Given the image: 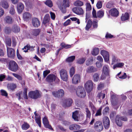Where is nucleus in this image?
<instances>
[{
    "label": "nucleus",
    "mask_w": 132,
    "mask_h": 132,
    "mask_svg": "<svg viewBox=\"0 0 132 132\" xmlns=\"http://www.w3.org/2000/svg\"><path fill=\"white\" fill-rule=\"evenodd\" d=\"M58 7L63 13H65L66 12V8L69 7L70 3L69 0H63L62 3L59 1L56 3Z\"/></svg>",
    "instance_id": "obj_1"
},
{
    "label": "nucleus",
    "mask_w": 132,
    "mask_h": 132,
    "mask_svg": "<svg viewBox=\"0 0 132 132\" xmlns=\"http://www.w3.org/2000/svg\"><path fill=\"white\" fill-rule=\"evenodd\" d=\"M110 69L108 65H105L103 67L102 70V74L101 78L102 80L106 79L109 80L110 78Z\"/></svg>",
    "instance_id": "obj_2"
},
{
    "label": "nucleus",
    "mask_w": 132,
    "mask_h": 132,
    "mask_svg": "<svg viewBox=\"0 0 132 132\" xmlns=\"http://www.w3.org/2000/svg\"><path fill=\"white\" fill-rule=\"evenodd\" d=\"M28 95L30 97L34 99L40 98L42 96L41 93L37 90L30 92L29 93Z\"/></svg>",
    "instance_id": "obj_3"
},
{
    "label": "nucleus",
    "mask_w": 132,
    "mask_h": 132,
    "mask_svg": "<svg viewBox=\"0 0 132 132\" xmlns=\"http://www.w3.org/2000/svg\"><path fill=\"white\" fill-rule=\"evenodd\" d=\"M77 96L80 98H84L86 95V92L83 87L80 86L77 89L76 91Z\"/></svg>",
    "instance_id": "obj_4"
},
{
    "label": "nucleus",
    "mask_w": 132,
    "mask_h": 132,
    "mask_svg": "<svg viewBox=\"0 0 132 132\" xmlns=\"http://www.w3.org/2000/svg\"><path fill=\"white\" fill-rule=\"evenodd\" d=\"M9 69L12 71L15 72L18 69V65L14 61H11L9 63Z\"/></svg>",
    "instance_id": "obj_5"
},
{
    "label": "nucleus",
    "mask_w": 132,
    "mask_h": 132,
    "mask_svg": "<svg viewBox=\"0 0 132 132\" xmlns=\"http://www.w3.org/2000/svg\"><path fill=\"white\" fill-rule=\"evenodd\" d=\"M84 87L87 92H90L93 87V82L91 81H88L85 84Z\"/></svg>",
    "instance_id": "obj_6"
},
{
    "label": "nucleus",
    "mask_w": 132,
    "mask_h": 132,
    "mask_svg": "<svg viewBox=\"0 0 132 132\" xmlns=\"http://www.w3.org/2000/svg\"><path fill=\"white\" fill-rule=\"evenodd\" d=\"M94 128L97 131L100 132L103 129V127L102 122L100 121H97L94 123Z\"/></svg>",
    "instance_id": "obj_7"
},
{
    "label": "nucleus",
    "mask_w": 132,
    "mask_h": 132,
    "mask_svg": "<svg viewBox=\"0 0 132 132\" xmlns=\"http://www.w3.org/2000/svg\"><path fill=\"white\" fill-rule=\"evenodd\" d=\"M60 73L62 79L64 81H67L68 77L67 71L64 69H62L60 71Z\"/></svg>",
    "instance_id": "obj_8"
},
{
    "label": "nucleus",
    "mask_w": 132,
    "mask_h": 132,
    "mask_svg": "<svg viewBox=\"0 0 132 132\" xmlns=\"http://www.w3.org/2000/svg\"><path fill=\"white\" fill-rule=\"evenodd\" d=\"M101 54L103 56L105 61L108 63H109V55L108 52L107 51L102 50L101 51Z\"/></svg>",
    "instance_id": "obj_9"
},
{
    "label": "nucleus",
    "mask_w": 132,
    "mask_h": 132,
    "mask_svg": "<svg viewBox=\"0 0 132 132\" xmlns=\"http://www.w3.org/2000/svg\"><path fill=\"white\" fill-rule=\"evenodd\" d=\"M72 102V100L70 98L66 99L64 100L62 104L63 107L64 108L70 106Z\"/></svg>",
    "instance_id": "obj_10"
},
{
    "label": "nucleus",
    "mask_w": 132,
    "mask_h": 132,
    "mask_svg": "<svg viewBox=\"0 0 132 132\" xmlns=\"http://www.w3.org/2000/svg\"><path fill=\"white\" fill-rule=\"evenodd\" d=\"M103 122L105 128L108 129L110 126V121L107 117H104L103 118Z\"/></svg>",
    "instance_id": "obj_11"
},
{
    "label": "nucleus",
    "mask_w": 132,
    "mask_h": 132,
    "mask_svg": "<svg viewBox=\"0 0 132 132\" xmlns=\"http://www.w3.org/2000/svg\"><path fill=\"white\" fill-rule=\"evenodd\" d=\"M7 51L8 56L9 57L13 58L15 55L14 50L13 48L7 47Z\"/></svg>",
    "instance_id": "obj_12"
},
{
    "label": "nucleus",
    "mask_w": 132,
    "mask_h": 132,
    "mask_svg": "<svg viewBox=\"0 0 132 132\" xmlns=\"http://www.w3.org/2000/svg\"><path fill=\"white\" fill-rule=\"evenodd\" d=\"M43 122L45 127L53 130V129L52 128L51 126L49 124V122L47 118L46 117H45L43 118Z\"/></svg>",
    "instance_id": "obj_13"
},
{
    "label": "nucleus",
    "mask_w": 132,
    "mask_h": 132,
    "mask_svg": "<svg viewBox=\"0 0 132 132\" xmlns=\"http://www.w3.org/2000/svg\"><path fill=\"white\" fill-rule=\"evenodd\" d=\"M72 11L78 15H81L83 14L84 11L81 7H75L72 9Z\"/></svg>",
    "instance_id": "obj_14"
},
{
    "label": "nucleus",
    "mask_w": 132,
    "mask_h": 132,
    "mask_svg": "<svg viewBox=\"0 0 132 132\" xmlns=\"http://www.w3.org/2000/svg\"><path fill=\"white\" fill-rule=\"evenodd\" d=\"M64 94V90L62 89H60L57 91L52 92V94L55 97H59L60 96H62Z\"/></svg>",
    "instance_id": "obj_15"
},
{
    "label": "nucleus",
    "mask_w": 132,
    "mask_h": 132,
    "mask_svg": "<svg viewBox=\"0 0 132 132\" xmlns=\"http://www.w3.org/2000/svg\"><path fill=\"white\" fill-rule=\"evenodd\" d=\"M56 77L54 75L50 74L48 75L46 78V81L49 82H53L56 79Z\"/></svg>",
    "instance_id": "obj_16"
},
{
    "label": "nucleus",
    "mask_w": 132,
    "mask_h": 132,
    "mask_svg": "<svg viewBox=\"0 0 132 132\" xmlns=\"http://www.w3.org/2000/svg\"><path fill=\"white\" fill-rule=\"evenodd\" d=\"M80 75L78 74L75 75L73 77L72 79V82L73 84H76L80 81Z\"/></svg>",
    "instance_id": "obj_17"
},
{
    "label": "nucleus",
    "mask_w": 132,
    "mask_h": 132,
    "mask_svg": "<svg viewBox=\"0 0 132 132\" xmlns=\"http://www.w3.org/2000/svg\"><path fill=\"white\" fill-rule=\"evenodd\" d=\"M109 13L112 16H117L119 15V12L117 9L113 8L109 11Z\"/></svg>",
    "instance_id": "obj_18"
},
{
    "label": "nucleus",
    "mask_w": 132,
    "mask_h": 132,
    "mask_svg": "<svg viewBox=\"0 0 132 132\" xmlns=\"http://www.w3.org/2000/svg\"><path fill=\"white\" fill-rule=\"evenodd\" d=\"M111 104L113 105L118 106V103L114 95H112L111 96Z\"/></svg>",
    "instance_id": "obj_19"
},
{
    "label": "nucleus",
    "mask_w": 132,
    "mask_h": 132,
    "mask_svg": "<svg viewBox=\"0 0 132 132\" xmlns=\"http://www.w3.org/2000/svg\"><path fill=\"white\" fill-rule=\"evenodd\" d=\"M32 23L33 26L36 27H37L40 24V21L39 20L36 18H34L32 19Z\"/></svg>",
    "instance_id": "obj_20"
},
{
    "label": "nucleus",
    "mask_w": 132,
    "mask_h": 132,
    "mask_svg": "<svg viewBox=\"0 0 132 132\" xmlns=\"http://www.w3.org/2000/svg\"><path fill=\"white\" fill-rule=\"evenodd\" d=\"M69 128L71 130H76L79 129L80 128V127L78 125L72 124L69 126Z\"/></svg>",
    "instance_id": "obj_21"
},
{
    "label": "nucleus",
    "mask_w": 132,
    "mask_h": 132,
    "mask_svg": "<svg viewBox=\"0 0 132 132\" xmlns=\"http://www.w3.org/2000/svg\"><path fill=\"white\" fill-rule=\"evenodd\" d=\"M105 96V94L101 92L99 93L96 97V100L101 103V100L104 99Z\"/></svg>",
    "instance_id": "obj_22"
},
{
    "label": "nucleus",
    "mask_w": 132,
    "mask_h": 132,
    "mask_svg": "<svg viewBox=\"0 0 132 132\" xmlns=\"http://www.w3.org/2000/svg\"><path fill=\"white\" fill-rule=\"evenodd\" d=\"M79 114L78 111H76L73 112L72 117L75 121H78L79 120Z\"/></svg>",
    "instance_id": "obj_23"
},
{
    "label": "nucleus",
    "mask_w": 132,
    "mask_h": 132,
    "mask_svg": "<svg viewBox=\"0 0 132 132\" xmlns=\"http://www.w3.org/2000/svg\"><path fill=\"white\" fill-rule=\"evenodd\" d=\"M97 70L96 68L93 66H91L88 67L87 68L86 71L88 73H91L95 72Z\"/></svg>",
    "instance_id": "obj_24"
},
{
    "label": "nucleus",
    "mask_w": 132,
    "mask_h": 132,
    "mask_svg": "<svg viewBox=\"0 0 132 132\" xmlns=\"http://www.w3.org/2000/svg\"><path fill=\"white\" fill-rule=\"evenodd\" d=\"M129 14L127 13H125L122 14L121 18V20L122 21L127 20L129 19Z\"/></svg>",
    "instance_id": "obj_25"
},
{
    "label": "nucleus",
    "mask_w": 132,
    "mask_h": 132,
    "mask_svg": "<svg viewBox=\"0 0 132 132\" xmlns=\"http://www.w3.org/2000/svg\"><path fill=\"white\" fill-rule=\"evenodd\" d=\"M116 122L117 125L119 127L122 126V122L120 118V116L118 115L116 116Z\"/></svg>",
    "instance_id": "obj_26"
},
{
    "label": "nucleus",
    "mask_w": 132,
    "mask_h": 132,
    "mask_svg": "<svg viewBox=\"0 0 132 132\" xmlns=\"http://www.w3.org/2000/svg\"><path fill=\"white\" fill-rule=\"evenodd\" d=\"M12 31L14 33H17L20 32V29L18 26L14 25L12 27Z\"/></svg>",
    "instance_id": "obj_27"
},
{
    "label": "nucleus",
    "mask_w": 132,
    "mask_h": 132,
    "mask_svg": "<svg viewBox=\"0 0 132 132\" xmlns=\"http://www.w3.org/2000/svg\"><path fill=\"white\" fill-rule=\"evenodd\" d=\"M24 8V5L21 3H19L17 6V9L18 12L19 13H21L23 10Z\"/></svg>",
    "instance_id": "obj_28"
},
{
    "label": "nucleus",
    "mask_w": 132,
    "mask_h": 132,
    "mask_svg": "<svg viewBox=\"0 0 132 132\" xmlns=\"http://www.w3.org/2000/svg\"><path fill=\"white\" fill-rule=\"evenodd\" d=\"M7 87L9 89L13 90L16 88V85L14 84H9L7 85Z\"/></svg>",
    "instance_id": "obj_29"
},
{
    "label": "nucleus",
    "mask_w": 132,
    "mask_h": 132,
    "mask_svg": "<svg viewBox=\"0 0 132 132\" xmlns=\"http://www.w3.org/2000/svg\"><path fill=\"white\" fill-rule=\"evenodd\" d=\"M4 20L6 22L9 24L13 22V20L12 17L9 16H6Z\"/></svg>",
    "instance_id": "obj_30"
},
{
    "label": "nucleus",
    "mask_w": 132,
    "mask_h": 132,
    "mask_svg": "<svg viewBox=\"0 0 132 132\" xmlns=\"http://www.w3.org/2000/svg\"><path fill=\"white\" fill-rule=\"evenodd\" d=\"M50 19V17L48 14H46L44 18L43 23L45 24H46L48 23Z\"/></svg>",
    "instance_id": "obj_31"
},
{
    "label": "nucleus",
    "mask_w": 132,
    "mask_h": 132,
    "mask_svg": "<svg viewBox=\"0 0 132 132\" xmlns=\"http://www.w3.org/2000/svg\"><path fill=\"white\" fill-rule=\"evenodd\" d=\"M35 118L36 122L40 127H41V117L40 116L35 117Z\"/></svg>",
    "instance_id": "obj_32"
},
{
    "label": "nucleus",
    "mask_w": 132,
    "mask_h": 132,
    "mask_svg": "<svg viewBox=\"0 0 132 132\" xmlns=\"http://www.w3.org/2000/svg\"><path fill=\"white\" fill-rule=\"evenodd\" d=\"M124 64L123 63H118L114 64L113 66V69H115L117 68H121L124 65Z\"/></svg>",
    "instance_id": "obj_33"
},
{
    "label": "nucleus",
    "mask_w": 132,
    "mask_h": 132,
    "mask_svg": "<svg viewBox=\"0 0 132 132\" xmlns=\"http://www.w3.org/2000/svg\"><path fill=\"white\" fill-rule=\"evenodd\" d=\"M26 48L27 50H26L24 51L25 52H28V50H29L31 51H32L34 50V47L30 46L28 45L25 46L23 48H22V50H24L25 49H26Z\"/></svg>",
    "instance_id": "obj_34"
},
{
    "label": "nucleus",
    "mask_w": 132,
    "mask_h": 132,
    "mask_svg": "<svg viewBox=\"0 0 132 132\" xmlns=\"http://www.w3.org/2000/svg\"><path fill=\"white\" fill-rule=\"evenodd\" d=\"M84 4L83 2L79 0H77L75 1L74 3L75 6H81Z\"/></svg>",
    "instance_id": "obj_35"
},
{
    "label": "nucleus",
    "mask_w": 132,
    "mask_h": 132,
    "mask_svg": "<svg viewBox=\"0 0 132 132\" xmlns=\"http://www.w3.org/2000/svg\"><path fill=\"white\" fill-rule=\"evenodd\" d=\"M112 63L111 64L112 65L116 63L119 62L120 60L118 59L115 56L113 55L112 57Z\"/></svg>",
    "instance_id": "obj_36"
},
{
    "label": "nucleus",
    "mask_w": 132,
    "mask_h": 132,
    "mask_svg": "<svg viewBox=\"0 0 132 132\" xmlns=\"http://www.w3.org/2000/svg\"><path fill=\"white\" fill-rule=\"evenodd\" d=\"M104 15V11L101 10L97 12V15L98 18H101Z\"/></svg>",
    "instance_id": "obj_37"
},
{
    "label": "nucleus",
    "mask_w": 132,
    "mask_h": 132,
    "mask_svg": "<svg viewBox=\"0 0 132 132\" xmlns=\"http://www.w3.org/2000/svg\"><path fill=\"white\" fill-rule=\"evenodd\" d=\"M30 126L29 124L27 122H24V123L22 125V128L23 130H26Z\"/></svg>",
    "instance_id": "obj_38"
},
{
    "label": "nucleus",
    "mask_w": 132,
    "mask_h": 132,
    "mask_svg": "<svg viewBox=\"0 0 132 132\" xmlns=\"http://www.w3.org/2000/svg\"><path fill=\"white\" fill-rule=\"evenodd\" d=\"M92 22L91 20H89L88 21L87 24L85 27L86 29L88 30L91 26Z\"/></svg>",
    "instance_id": "obj_39"
},
{
    "label": "nucleus",
    "mask_w": 132,
    "mask_h": 132,
    "mask_svg": "<svg viewBox=\"0 0 132 132\" xmlns=\"http://www.w3.org/2000/svg\"><path fill=\"white\" fill-rule=\"evenodd\" d=\"M1 5L2 7L5 9H7L9 7L7 3L4 1H3L2 2Z\"/></svg>",
    "instance_id": "obj_40"
},
{
    "label": "nucleus",
    "mask_w": 132,
    "mask_h": 132,
    "mask_svg": "<svg viewBox=\"0 0 132 132\" xmlns=\"http://www.w3.org/2000/svg\"><path fill=\"white\" fill-rule=\"evenodd\" d=\"M30 17V14L28 12H25L23 15V18L24 20H26Z\"/></svg>",
    "instance_id": "obj_41"
},
{
    "label": "nucleus",
    "mask_w": 132,
    "mask_h": 132,
    "mask_svg": "<svg viewBox=\"0 0 132 132\" xmlns=\"http://www.w3.org/2000/svg\"><path fill=\"white\" fill-rule=\"evenodd\" d=\"M99 51V49L98 48H95L93 49V51L92 52V54L93 55H96L98 54Z\"/></svg>",
    "instance_id": "obj_42"
},
{
    "label": "nucleus",
    "mask_w": 132,
    "mask_h": 132,
    "mask_svg": "<svg viewBox=\"0 0 132 132\" xmlns=\"http://www.w3.org/2000/svg\"><path fill=\"white\" fill-rule=\"evenodd\" d=\"M85 112L86 114V117L87 119L88 118L90 119L91 116V113L90 111L88 109L86 108L85 109Z\"/></svg>",
    "instance_id": "obj_43"
},
{
    "label": "nucleus",
    "mask_w": 132,
    "mask_h": 132,
    "mask_svg": "<svg viewBox=\"0 0 132 132\" xmlns=\"http://www.w3.org/2000/svg\"><path fill=\"white\" fill-rule=\"evenodd\" d=\"M45 4L50 7H51L53 6V3L50 0H47L45 2Z\"/></svg>",
    "instance_id": "obj_44"
},
{
    "label": "nucleus",
    "mask_w": 132,
    "mask_h": 132,
    "mask_svg": "<svg viewBox=\"0 0 132 132\" xmlns=\"http://www.w3.org/2000/svg\"><path fill=\"white\" fill-rule=\"evenodd\" d=\"M75 73V70L74 68L73 67H72L70 69L69 71V73L70 76H72Z\"/></svg>",
    "instance_id": "obj_45"
},
{
    "label": "nucleus",
    "mask_w": 132,
    "mask_h": 132,
    "mask_svg": "<svg viewBox=\"0 0 132 132\" xmlns=\"http://www.w3.org/2000/svg\"><path fill=\"white\" fill-rule=\"evenodd\" d=\"M12 31V30L9 27H6L4 30V32L6 34H8L10 33Z\"/></svg>",
    "instance_id": "obj_46"
},
{
    "label": "nucleus",
    "mask_w": 132,
    "mask_h": 132,
    "mask_svg": "<svg viewBox=\"0 0 132 132\" xmlns=\"http://www.w3.org/2000/svg\"><path fill=\"white\" fill-rule=\"evenodd\" d=\"M40 30L39 29H35L32 31V34L35 36H37L39 34Z\"/></svg>",
    "instance_id": "obj_47"
},
{
    "label": "nucleus",
    "mask_w": 132,
    "mask_h": 132,
    "mask_svg": "<svg viewBox=\"0 0 132 132\" xmlns=\"http://www.w3.org/2000/svg\"><path fill=\"white\" fill-rule=\"evenodd\" d=\"M27 89L26 88H24L23 95L24 98L26 99H28V97L27 94Z\"/></svg>",
    "instance_id": "obj_48"
},
{
    "label": "nucleus",
    "mask_w": 132,
    "mask_h": 132,
    "mask_svg": "<svg viewBox=\"0 0 132 132\" xmlns=\"http://www.w3.org/2000/svg\"><path fill=\"white\" fill-rule=\"evenodd\" d=\"M86 60L85 58H81L78 59L77 61V63L79 64H82L84 63Z\"/></svg>",
    "instance_id": "obj_49"
},
{
    "label": "nucleus",
    "mask_w": 132,
    "mask_h": 132,
    "mask_svg": "<svg viewBox=\"0 0 132 132\" xmlns=\"http://www.w3.org/2000/svg\"><path fill=\"white\" fill-rule=\"evenodd\" d=\"M93 78L94 81H97L99 79V75L97 73H95L93 76Z\"/></svg>",
    "instance_id": "obj_50"
},
{
    "label": "nucleus",
    "mask_w": 132,
    "mask_h": 132,
    "mask_svg": "<svg viewBox=\"0 0 132 132\" xmlns=\"http://www.w3.org/2000/svg\"><path fill=\"white\" fill-rule=\"evenodd\" d=\"M102 3L101 1H98L97 3L96 6L98 9H100L102 7Z\"/></svg>",
    "instance_id": "obj_51"
},
{
    "label": "nucleus",
    "mask_w": 132,
    "mask_h": 132,
    "mask_svg": "<svg viewBox=\"0 0 132 132\" xmlns=\"http://www.w3.org/2000/svg\"><path fill=\"white\" fill-rule=\"evenodd\" d=\"M75 56H73L69 57L67 59V61L70 62L73 61L75 59Z\"/></svg>",
    "instance_id": "obj_52"
},
{
    "label": "nucleus",
    "mask_w": 132,
    "mask_h": 132,
    "mask_svg": "<svg viewBox=\"0 0 132 132\" xmlns=\"http://www.w3.org/2000/svg\"><path fill=\"white\" fill-rule=\"evenodd\" d=\"M102 108V106L100 107V108L97 111L95 115V116H100L101 115V110Z\"/></svg>",
    "instance_id": "obj_53"
},
{
    "label": "nucleus",
    "mask_w": 132,
    "mask_h": 132,
    "mask_svg": "<svg viewBox=\"0 0 132 132\" xmlns=\"http://www.w3.org/2000/svg\"><path fill=\"white\" fill-rule=\"evenodd\" d=\"M86 10L87 11H89L92 9L91 6L90 4L88 3H87L86 4Z\"/></svg>",
    "instance_id": "obj_54"
},
{
    "label": "nucleus",
    "mask_w": 132,
    "mask_h": 132,
    "mask_svg": "<svg viewBox=\"0 0 132 132\" xmlns=\"http://www.w3.org/2000/svg\"><path fill=\"white\" fill-rule=\"evenodd\" d=\"M93 61V59L91 58L87 60L86 62V65L88 66L92 64Z\"/></svg>",
    "instance_id": "obj_55"
},
{
    "label": "nucleus",
    "mask_w": 132,
    "mask_h": 132,
    "mask_svg": "<svg viewBox=\"0 0 132 132\" xmlns=\"http://www.w3.org/2000/svg\"><path fill=\"white\" fill-rule=\"evenodd\" d=\"M10 13L12 15H13L15 13V11L13 6H12L10 7Z\"/></svg>",
    "instance_id": "obj_56"
},
{
    "label": "nucleus",
    "mask_w": 132,
    "mask_h": 132,
    "mask_svg": "<svg viewBox=\"0 0 132 132\" xmlns=\"http://www.w3.org/2000/svg\"><path fill=\"white\" fill-rule=\"evenodd\" d=\"M12 75L19 80H21L22 78L19 75L15 73H12Z\"/></svg>",
    "instance_id": "obj_57"
},
{
    "label": "nucleus",
    "mask_w": 132,
    "mask_h": 132,
    "mask_svg": "<svg viewBox=\"0 0 132 132\" xmlns=\"http://www.w3.org/2000/svg\"><path fill=\"white\" fill-rule=\"evenodd\" d=\"M1 95L2 96H4L6 97L7 96L8 94L5 90L2 89L1 90Z\"/></svg>",
    "instance_id": "obj_58"
},
{
    "label": "nucleus",
    "mask_w": 132,
    "mask_h": 132,
    "mask_svg": "<svg viewBox=\"0 0 132 132\" xmlns=\"http://www.w3.org/2000/svg\"><path fill=\"white\" fill-rule=\"evenodd\" d=\"M70 19L73 21H77L76 22L78 24H79L80 23V22L79 19H77L76 17H73L70 18Z\"/></svg>",
    "instance_id": "obj_59"
},
{
    "label": "nucleus",
    "mask_w": 132,
    "mask_h": 132,
    "mask_svg": "<svg viewBox=\"0 0 132 132\" xmlns=\"http://www.w3.org/2000/svg\"><path fill=\"white\" fill-rule=\"evenodd\" d=\"M61 45L62 47H64L66 48H70L71 47V45H66L64 43H62L61 44Z\"/></svg>",
    "instance_id": "obj_60"
},
{
    "label": "nucleus",
    "mask_w": 132,
    "mask_h": 132,
    "mask_svg": "<svg viewBox=\"0 0 132 132\" xmlns=\"http://www.w3.org/2000/svg\"><path fill=\"white\" fill-rule=\"evenodd\" d=\"M98 21H93L92 23L93 27L94 28H96L98 27Z\"/></svg>",
    "instance_id": "obj_61"
},
{
    "label": "nucleus",
    "mask_w": 132,
    "mask_h": 132,
    "mask_svg": "<svg viewBox=\"0 0 132 132\" xmlns=\"http://www.w3.org/2000/svg\"><path fill=\"white\" fill-rule=\"evenodd\" d=\"M50 72L49 70H46L44 71L43 72V75L44 78H45L47 75Z\"/></svg>",
    "instance_id": "obj_62"
},
{
    "label": "nucleus",
    "mask_w": 132,
    "mask_h": 132,
    "mask_svg": "<svg viewBox=\"0 0 132 132\" xmlns=\"http://www.w3.org/2000/svg\"><path fill=\"white\" fill-rule=\"evenodd\" d=\"M6 43L7 45L10 46L11 45V40L10 38H9L6 40Z\"/></svg>",
    "instance_id": "obj_63"
},
{
    "label": "nucleus",
    "mask_w": 132,
    "mask_h": 132,
    "mask_svg": "<svg viewBox=\"0 0 132 132\" xmlns=\"http://www.w3.org/2000/svg\"><path fill=\"white\" fill-rule=\"evenodd\" d=\"M22 94V92H19L16 94V96L19 100H20L21 98V96Z\"/></svg>",
    "instance_id": "obj_64"
}]
</instances>
